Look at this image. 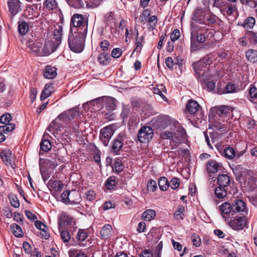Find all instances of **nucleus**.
I'll use <instances>...</instances> for the list:
<instances>
[{"instance_id":"1","label":"nucleus","mask_w":257,"mask_h":257,"mask_svg":"<svg viewBox=\"0 0 257 257\" xmlns=\"http://www.w3.org/2000/svg\"><path fill=\"white\" fill-rule=\"evenodd\" d=\"M86 29L83 31H76L70 34L68 38V44L70 49L74 52L80 53L83 50L84 41L86 35Z\"/></svg>"},{"instance_id":"2","label":"nucleus","mask_w":257,"mask_h":257,"mask_svg":"<svg viewBox=\"0 0 257 257\" xmlns=\"http://www.w3.org/2000/svg\"><path fill=\"white\" fill-rule=\"evenodd\" d=\"M70 120L68 117L65 111L60 114L52 122L50 123L47 128V131L50 133L55 134L58 131H61L64 126L69 123ZM50 137L49 135L46 132L43 136L44 138Z\"/></svg>"},{"instance_id":"3","label":"nucleus","mask_w":257,"mask_h":257,"mask_svg":"<svg viewBox=\"0 0 257 257\" xmlns=\"http://www.w3.org/2000/svg\"><path fill=\"white\" fill-rule=\"evenodd\" d=\"M216 53L215 52L211 53L205 55L201 60L196 62L194 64V70L196 73V76L198 79L201 80H204L205 77L207 76L206 70L203 69L201 67V65L207 66L210 65L215 60V57ZM204 67V66H203Z\"/></svg>"},{"instance_id":"4","label":"nucleus","mask_w":257,"mask_h":257,"mask_svg":"<svg viewBox=\"0 0 257 257\" xmlns=\"http://www.w3.org/2000/svg\"><path fill=\"white\" fill-rule=\"evenodd\" d=\"M27 45L31 53L36 56L48 55L54 51L53 48H50V42L47 43L43 49L42 44L39 41L33 42L29 40Z\"/></svg>"},{"instance_id":"5","label":"nucleus","mask_w":257,"mask_h":257,"mask_svg":"<svg viewBox=\"0 0 257 257\" xmlns=\"http://www.w3.org/2000/svg\"><path fill=\"white\" fill-rule=\"evenodd\" d=\"M86 29L87 30V22L84 20L83 16L80 14H74L71 19L70 31L78 32Z\"/></svg>"},{"instance_id":"6","label":"nucleus","mask_w":257,"mask_h":257,"mask_svg":"<svg viewBox=\"0 0 257 257\" xmlns=\"http://www.w3.org/2000/svg\"><path fill=\"white\" fill-rule=\"evenodd\" d=\"M153 131L150 126H145L140 128L138 132V140L143 143L148 142L153 138Z\"/></svg>"},{"instance_id":"7","label":"nucleus","mask_w":257,"mask_h":257,"mask_svg":"<svg viewBox=\"0 0 257 257\" xmlns=\"http://www.w3.org/2000/svg\"><path fill=\"white\" fill-rule=\"evenodd\" d=\"M114 128L112 125H108L100 130V139L105 146H107L110 139L114 133Z\"/></svg>"},{"instance_id":"8","label":"nucleus","mask_w":257,"mask_h":257,"mask_svg":"<svg viewBox=\"0 0 257 257\" xmlns=\"http://www.w3.org/2000/svg\"><path fill=\"white\" fill-rule=\"evenodd\" d=\"M206 38L202 33L196 34L195 32L191 33V48L193 51L199 50L198 44H202L206 41Z\"/></svg>"},{"instance_id":"9","label":"nucleus","mask_w":257,"mask_h":257,"mask_svg":"<svg viewBox=\"0 0 257 257\" xmlns=\"http://www.w3.org/2000/svg\"><path fill=\"white\" fill-rule=\"evenodd\" d=\"M247 218L244 216H235L229 222V225L234 230L242 229L246 225Z\"/></svg>"},{"instance_id":"10","label":"nucleus","mask_w":257,"mask_h":257,"mask_svg":"<svg viewBox=\"0 0 257 257\" xmlns=\"http://www.w3.org/2000/svg\"><path fill=\"white\" fill-rule=\"evenodd\" d=\"M75 225V222L73 218L70 216L65 214H61L59 218L58 227L59 230H61L66 225H70L74 227Z\"/></svg>"},{"instance_id":"11","label":"nucleus","mask_w":257,"mask_h":257,"mask_svg":"<svg viewBox=\"0 0 257 257\" xmlns=\"http://www.w3.org/2000/svg\"><path fill=\"white\" fill-rule=\"evenodd\" d=\"M186 108L190 113L197 115L199 113V116L201 118H202L203 114L199 112L201 109V106L196 101L192 99L189 100L187 104Z\"/></svg>"},{"instance_id":"12","label":"nucleus","mask_w":257,"mask_h":257,"mask_svg":"<svg viewBox=\"0 0 257 257\" xmlns=\"http://www.w3.org/2000/svg\"><path fill=\"white\" fill-rule=\"evenodd\" d=\"M207 13L204 9L197 8L195 11L192 20L199 24L206 23L204 19H205Z\"/></svg>"},{"instance_id":"13","label":"nucleus","mask_w":257,"mask_h":257,"mask_svg":"<svg viewBox=\"0 0 257 257\" xmlns=\"http://www.w3.org/2000/svg\"><path fill=\"white\" fill-rule=\"evenodd\" d=\"M180 136L181 134L179 130H177L176 131H174L173 132L165 131L161 134V137L163 139H169L174 142H179Z\"/></svg>"},{"instance_id":"14","label":"nucleus","mask_w":257,"mask_h":257,"mask_svg":"<svg viewBox=\"0 0 257 257\" xmlns=\"http://www.w3.org/2000/svg\"><path fill=\"white\" fill-rule=\"evenodd\" d=\"M8 5L11 14L14 16L21 11V3L19 0H10Z\"/></svg>"},{"instance_id":"15","label":"nucleus","mask_w":257,"mask_h":257,"mask_svg":"<svg viewBox=\"0 0 257 257\" xmlns=\"http://www.w3.org/2000/svg\"><path fill=\"white\" fill-rule=\"evenodd\" d=\"M124 136L123 134H120L114 140L111 146V149L113 152L117 153L121 150L123 145V141H124Z\"/></svg>"},{"instance_id":"16","label":"nucleus","mask_w":257,"mask_h":257,"mask_svg":"<svg viewBox=\"0 0 257 257\" xmlns=\"http://www.w3.org/2000/svg\"><path fill=\"white\" fill-rule=\"evenodd\" d=\"M222 164L214 160L209 161L206 164V169L208 172L215 173L221 170Z\"/></svg>"},{"instance_id":"17","label":"nucleus","mask_w":257,"mask_h":257,"mask_svg":"<svg viewBox=\"0 0 257 257\" xmlns=\"http://www.w3.org/2000/svg\"><path fill=\"white\" fill-rule=\"evenodd\" d=\"M1 157L3 162L6 165L8 166H10L13 168V165L12 164L13 156L10 150H7L2 152L1 154Z\"/></svg>"},{"instance_id":"18","label":"nucleus","mask_w":257,"mask_h":257,"mask_svg":"<svg viewBox=\"0 0 257 257\" xmlns=\"http://www.w3.org/2000/svg\"><path fill=\"white\" fill-rule=\"evenodd\" d=\"M232 211L241 212H246V207L245 203L241 200H235L232 204Z\"/></svg>"},{"instance_id":"19","label":"nucleus","mask_w":257,"mask_h":257,"mask_svg":"<svg viewBox=\"0 0 257 257\" xmlns=\"http://www.w3.org/2000/svg\"><path fill=\"white\" fill-rule=\"evenodd\" d=\"M57 75V69L55 67L47 65L43 72V75L47 79H53Z\"/></svg>"},{"instance_id":"20","label":"nucleus","mask_w":257,"mask_h":257,"mask_svg":"<svg viewBox=\"0 0 257 257\" xmlns=\"http://www.w3.org/2000/svg\"><path fill=\"white\" fill-rule=\"evenodd\" d=\"M116 99L113 97H104L103 98V103L108 110H114L116 106Z\"/></svg>"},{"instance_id":"21","label":"nucleus","mask_w":257,"mask_h":257,"mask_svg":"<svg viewBox=\"0 0 257 257\" xmlns=\"http://www.w3.org/2000/svg\"><path fill=\"white\" fill-rule=\"evenodd\" d=\"M230 182V177L226 174H221L217 177V183L219 186L226 188Z\"/></svg>"},{"instance_id":"22","label":"nucleus","mask_w":257,"mask_h":257,"mask_svg":"<svg viewBox=\"0 0 257 257\" xmlns=\"http://www.w3.org/2000/svg\"><path fill=\"white\" fill-rule=\"evenodd\" d=\"M53 90L54 87L53 86V84L47 83L45 85L44 88L42 92V94L40 97L41 100H43L50 96L52 92L53 91Z\"/></svg>"},{"instance_id":"23","label":"nucleus","mask_w":257,"mask_h":257,"mask_svg":"<svg viewBox=\"0 0 257 257\" xmlns=\"http://www.w3.org/2000/svg\"><path fill=\"white\" fill-rule=\"evenodd\" d=\"M69 204H78L81 200L79 193L76 191H69Z\"/></svg>"},{"instance_id":"24","label":"nucleus","mask_w":257,"mask_h":257,"mask_svg":"<svg viewBox=\"0 0 257 257\" xmlns=\"http://www.w3.org/2000/svg\"><path fill=\"white\" fill-rule=\"evenodd\" d=\"M112 227L109 224L104 225L101 230L100 234L102 239H106L108 238L111 235Z\"/></svg>"},{"instance_id":"25","label":"nucleus","mask_w":257,"mask_h":257,"mask_svg":"<svg viewBox=\"0 0 257 257\" xmlns=\"http://www.w3.org/2000/svg\"><path fill=\"white\" fill-rule=\"evenodd\" d=\"M156 216V212L153 209H147L142 214V218L145 221H150Z\"/></svg>"},{"instance_id":"26","label":"nucleus","mask_w":257,"mask_h":257,"mask_svg":"<svg viewBox=\"0 0 257 257\" xmlns=\"http://www.w3.org/2000/svg\"><path fill=\"white\" fill-rule=\"evenodd\" d=\"M219 208L223 217L224 214H228L232 211V205L227 202L223 203L219 206Z\"/></svg>"},{"instance_id":"27","label":"nucleus","mask_w":257,"mask_h":257,"mask_svg":"<svg viewBox=\"0 0 257 257\" xmlns=\"http://www.w3.org/2000/svg\"><path fill=\"white\" fill-rule=\"evenodd\" d=\"M255 23V20L252 17H248L245 22L240 25L246 30L251 29Z\"/></svg>"},{"instance_id":"28","label":"nucleus","mask_w":257,"mask_h":257,"mask_svg":"<svg viewBox=\"0 0 257 257\" xmlns=\"http://www.w3.org/2000/svg\"><path fill=\"white\" fill-rule=\"evenodd\" d=\"M223 156L229 160H232L235 157V151L233 148L228 147L223 151Z\"/></svg>"},{"instance_id":"29","label":"nucleus","mask_w":257,"mask_h":257,"mask_svg":"<svg viewBox=\"0 0 257 257\" xmlns=\"http://www.w3.org/2000/svg\"><path fill=\"white\" fill-rule=\"evenodd\" d=\"M247 59L251 62H255L257 61V51L253 49H249L246 53Z\"/></svg>"},{"instance_id":"30","label":"nucleus","mask_w":257,"mask_h":257,"mask_svg":"<svg viewBox=\"0 0 257 257\" xmlns=\"http://www.w3.org/2000/svg\"><path fill=\"white\" fill-rule=\"evenodd\" d=\"M135 32L136 33V35H135V37H136V48L134 50V51H136L138 52H140L141 50H142V48L143 47V45L142 44V41H143V38L142 37H141V38H139V32H138V30L137 29V28H135Z\"/></svg>"},{"instance_id":"31","label":"nucleus","mask_w":257,"mask_h":257,"mask_svg":"<svg viewBox=\"0 0 257 257\" xmlns=\"http://www.w3.org/2000/svg\"><path fill=\"white\" fill-rule=\"evenodd\" d=\"M57 3L56 0H45L43 8L47 10H53L57 8Z\"/></svg>"},{"instance_id":"32","label":"nucleus","mask_w":257,"mask_h":257,"mask_svg":"<svg viewBox=\"0 0 257 257\" xmlns=\"http://www.w3.org/2000/svg\"><path fill=\"white\" fill-rule=\"evenodd\" d=\"M11 229L14 235L16 237H22L23 232L21 227L16 223L12 224L11 225Z\"/></svg>"},{"instance_id":"33","label":"nucleus","mask_w":257,"mask_h":257,"mask_svg":"<svg viewBox=\"0 0 257 257\" xmlns=\"http://www.w3.org/2000/svg\"><path fill=\"white\" fill-rule=\"evenodd\" d=\"M215 195L219 199L224 198L227 195L226 188L218 186L215 188Z\"/></svg>"},{"instance_id":"34","label":"nucleus","mask_w":257,"mask_h":257,"mask_svg":"<svg viewBox=\"0 0 257 257\" xmlns=\"http://www.w3.org/2000/svg\"><path fill=\"white\" fill-rule=\"evenodd\" d=\"M62 35V28L59 26L58 28L55 29L53 32L54 39L55 40V42L56 45H58L60 43Z\"/></svg>"},{"instance_id":"35","label":"nucleus","mask_w":257,"mask_h":257,"mask_svg":"<svg viewBox=\"0 0 257 257\" xmlns=\"http://www.w3.org/2000/svg\"><path fill=\"white\" fill-rule=\"evenodd\" d=\"M98 60L101 64L107 65L110 62V57L108 54L102 53L99 55Z\"/></svg>"},{"instance_id":"36","label":"nucleus","mask_w":257,"mask_h":257,"mask_svg":"<svg viewBox=\"0 0 257 257\" xmlns=\"http://www.w3.org/2000/svg\"><path fill=\"white\" fill-rule=\"evenodd\" d=\"M65 112L68 115V117L70 120V121L72 119L77 117L79 115V112L78 111V108L77 107H75L72 109L66 110L65 111Z\"/></svg>"},{"instance_id":"37","label":"nucleus","mask_w":257,"mask_h":257,"mask_svg":"<svg viewBox=\"0 0 257 257\" xmlns=\"http://www.w3.org/2000/svg\"><path fill=\"white\" fill-rule=\"evenodd\" d=\"M158 185L161 190L166 191L169 187V182L166 177H162L159 179Z\"/></svg>"},{"instance_id":"38","label":"nucleus","mask_w":257,"mask_h":257,"mask_svg":"<svg viewBox=\"0 0 257 257\" xmlns=\"http://www.w3.org/2000/svg\"><path fill=\"white\" fill-rule=\"evenodd\" d=\"M212 111L216 112L218 115L221 116L226 114L229 110L227 106H221L219 107H215L212 109Z\"/></svg>"},{"instance_id":"39","label":"nucleus","mask_w":257,"mask_h":257,"mask_svg":"<svg viewBox=\"0 0 257 257\" xmlns=\"http://www.w3.org/2000/svg\"><path fill=\"white\" fill-rule=\"evenodd\" d=\"M217 17L214 15L207 13L205 17L206 23H203V24L209 25L210 24H213L216 23Z\"/></svg>"},{"instance_id":"40","label":"nucleus","mask_w":257,"mask_h":257,"mask_svg":"<svg viewBox=\"0 0 257 257\" xmlns=\"http://www.w3.org/2000/svg\"><path fill=\"white\" fill-rule=\"evenodd\" d=\"M185 207L183 205H179L177 209L174 213V216L177 220H182L183 219L184 212Z\"/></svg>"},{"instance_id":"41","label":"nucleus","mask_w":257,"mask_h":257,"mask_svg":"<svg viewBox=\"0 0 257 257\" xmlns=\"http://www.w3.org/2000/svg\"><path fill=\"white\" fill-rule=\"evenodd\" d=\"M51 143L47 139H43L40 143L41 150L44 152H47L51 148Z\"/></svg>"},{"instance_id":"42","label":"nucleus","mask_w":257,"mask_h":257,"mask_svg":"<svg viewBox=\"0 0 257 257\" xmlns=\"http://www.w3.org/2000/svg\"><path fill=\"white\" fill-rule=\"evenodd\" d=\"M150 16V12L149 10H144L140 15V21L142 24H145L148 22L149 17Z\"/></svg>"},{"instance_id":"43","label":"nucleus","mask_w":257,"mask_h":257,"mask_svg":"<svg viewBox=\"0 0 257 257\" xmlns=\"http://www.w3.org/2000/svg\"><path fill=\"white\" fill-rule=\"evenodd\" d=\"M15 128L13 123L5 124L4 125L0 126V132L4 133H8L13 131Z\"/></svg>"},{"instance_id":"44","label":"nucleus","mask_w":257,"mask_h":257,"mask_svg":"<svg viewBox=\"0 0 257 257\" xmlns=\"http://www.w3.org/2000/svg\"><path fill=\"white\" fill-rule=\"evenodd\" d=\"M158 22V19L157 16H152L150 17L149 19L148 23H149V29L153 30L156 27L157 23Z\"/></svg>"},{"instance_id":"45","label":"nucleus","mask_w":257,"mask_h":257,"mask_svg":"<svg viewBox=\"0 0 257 257\" xmlns=\"http://www.w3.org/2000/svg\"><path fill=\"white\" fill-rule=\"evenodd\" d=\"M123 168V167L121 161L119 159H116L114 163L113 167V171L116 173H119L122 171Z\"/></svg>"},{"instance_id":"46","label":"nucleus","mask_w":257,"mask_h":257,"mask_svg":"<svg viewBox=\"0 0 257 257\" xmlns=\"http://www.w3.org/2000/svg\"><path fill=\"white\" fill-rule=\"evenodd\" d=\"M235 9L236 6L235 5L227 4L223 8L222 11L225 12L227 15H231Z\"/></svg>"},{"instance_id":"47","label":"nucleus","mask_w":257,"mask_h":257,"mask_svg":"<svg viewBox=\"0 0 257 257\" xmlns=\"http://www.w3.org/2000/svg\"><path fill=\"white\" fill-rule=\"evenodd\" d=\"M18 29L20 34L24 35L28 32L29 26L26 22H23L19 24Z\"/></svg>"},{"instance_id":"48","label":"nucleus","mask_w":257,"mask_h":257,"mask_svg":"<svg viewBox=\"0 0 257 257\" xmlns=\"http://www.w3.org/2000/svg\"><path fill=\"white\" fill-rule=\"evenodd\" d=\"M116 186V182L114 179L110 178L107 180L105 182V187L108 190H112Z\"/></svg>"},{"instance_id":"49","label":"nucleus","mask_w":257,"mask_h":257,"mask_svg":"<svg viewBox=\"0 0 257 257\" xmlns=\"http://www.w3.org/2000/svg\"><path fill=\"white\" fill-rule=\"evenodd\" d=\"M11 204L15 208H18L20 206V202L18 198L15 195L9 196Z\"/></svg>"},{"instance_id":"50","label":"nucleus","mask_w":257,"mask_h":257,"mask_svg":"<svg viewBox=\"0 0 257 257\" xmlns=\"http://www.w3.org/2000/svg\"><path fill=\"white\" fill-rule=\"evenodd\" d=\"M61 197L62 202L66 204H69L70 198L69 190H66L63 192L61 195Z\"/></svg>"},{"instance_id":"51","label":"nucleus","mask_w":257,"mask_h":257,"mask_svg":"<svg viewBox=\"0 0 257 257\" xmlns=\"http://www.w3.org/2000/svg\"><path fill=\"white\" fill-rule=\"evenodd\" d=\"M12 119L11 115L9 113H6L2 115L0 117V121L2 124L10 123V121Z\"/></svg>"},{"instance_id":"52","label":"nucleus","mask_w":257,"mask_h":257,"mask_svg":"<svg viewBox=\"0 0 257 257\" xmlns=\"http://www.w3.org/2000/svg\"><path fill=\"white\" fill-rule=\"evenodd\" d=\"M60 235H61V239L64 242H68L71 238L70 233L68 231H66V230L61 231L60 232Z\"/></svg>"},{"instance_id":"53","label":"nucleus","mask_w":257,"mask_h":257,"mask_svg":"<svg viewBox=\"0 0 257 257\" xmlns=\"http://www.w3.org/2000/svg\"><path fill=\"white\" fill-rule=\"evenodd\" d=\"M69 255L70 257H87L84 253H81L75 249L70 250Z\"/></svg>"},{"instance_id":"54","label":"nucleus","mask_w":257,"mask_h":257,"mask_svg":"<svg viewBox=\"0 0 257 257\" xmlns=\"http://www.w3.org/2000/svg\"><path fill=\"white\" fill-rule=\"evenodd\" d=\"M147 187L149 191H155L157 188L156 182L152 179L150 180L148 182Z\"/></svg>"},{"instance_id":"55","label":"nucleus","mask_w":257,"mask_h":257,"mask_svg":"<svg viewBox=\"0 0 257 257\" xmlns=\"http://www.w3.org/2000/svg\"><path fill=\"white\" fill-rule=\"evenodd\" d=\"M180 182L177 178H173L169 183V186L173 189H176L179 186Z\"/></svg>"},{"instance_id":"56","label":"nucleus","mask_w":257,"mask_h":257,"mask_svg":"<svg viewBox=\"0 0 257 257\" xmlns=\"http://www.w3.org/2000/svg\"><path fill=\"white\" fill-rule=\"evenodd\" d=\"M180 36V33L178 29H175L171 34L170 39L171 41L175 42L177 40Z\"/></svg>"},{"instance_id":"57","label":"nucleus","mask_w":257,"mask_h":257,"mask_svg":"<svg viewBox=\"0 0 257 257\" xmlns=\"http://www.w3.org/2000/svg\"><path fill=\"white\" fill-rule=\"evenodd\" d=\"M110 44L107 40H103L100 42V47L103 52L107 51L109 49Z\"/></svg>"},{"instance_id":"58","label":"nucleus","mask_w":257,"mask_h":257,"mask_svg":"<svg viewBox=\"0 0 257 257\" xmlns=\"http://www.w3.org/2000/svg\"><path fill=\"white\" fill-rule=\"evenodd\" d=\"M235 89L236 88L234 84L232 83H229L226 85L223 93H233L235 92Z\"/></svg>"},{"instance_id":"59","label":"nucleus","mask_w":257,"mask_h":257,"mask_svg":"<svg viewBox=\"0 0 257 257\" xmlns=\"http://www.w3.org/2000/svg\"><path fill=\"white\" fill-rule=\"evenodd\" d=\"M247 37L251 43L257 44V33L250 31L247 34Z\"/></svg>"},{"instance_id":"60","label":"nucleus","mask_w":257,"mask_h":257,"mask_svg":"<svg viewBox=\"0 0 257 257\" xmlns=\"http://www.w3.org/2000/svg\"><path fill=\"white\" fill-rule=\"evenodd\" d=\"M122 54V50L120 48H116L112 50L111 56L114 58H119Z\"/></svg>"},{"instance_id":"61","label":"nucleus","mask_w":257,"mask_h":257,"mask_svg":"<svg viewBox=\"0 0 257 257\" xmlns=\"http://www.w3.org/2000/svg\"><path fill=\"white\" fill-rule=\"evenodd\" d=\"M191 238L194 246L198 247L201 245V239L199 236L194 234L192 236Z\"/></svg>"},{"instance_id":"62","label":"nucleus","mask_w":257,"mask_h":257,"mask_svg":"<svg viewBox=\"0 0 257 257\" xmlns=\"http://www.w3.org/2000/svg\"><path fill=\"white\" fill-rule=\"evenodd\" d=\"M85 197L89 201H92L95 198V194L94 191L92 190H88L86 191L85 193Z\"/></svg>"},{"instance_id":"63","label":"nucleus","mask_w":257,"mask_h":257,"mask_svg":"<svg viewBox=\"0 0 257 257\" xmlns=\"http://www.w3.org/2000/svg\"><path fill=\"white\" fill-rule=\"evenodd\" d=\"M87 237V233L85 231L80 230L77 233V239L80 241L84 240Z\"/></svg>"},{"instance_id":"64","label":"nucleus","mask_w":257,"mask_h":257,"mask_svg":"<svg viewBox=\"0 0 257 257\" xmlns=\"http://www.w3.org/2000/svg\"><path fill=\"white\" fill-rule=\"evenodd\" d=\"M140 257H157V256L155 254H153L151 251L145 249L142 252Z\"/></svg>"}]
</instances>
